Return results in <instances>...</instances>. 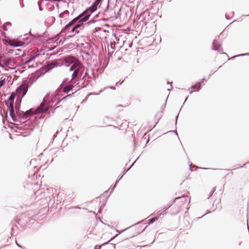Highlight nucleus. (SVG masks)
I'll use <instances>...</instances> for the list:
<instances>
[{
	"instance_id": "f257e3e1",
	"label": "nucleus",
	"mask_w": 249,
	"mask_h": 249,
	"mask_svg": "<svg viewBox=\"0 0 249 249\" xmlns=\"http://www.w3.org/2000/svg\"><path fill=\"white\" fill-rule=\"evenodd\" d=\"M96 9V6L94 5H92L88 8L66 24L61 30V34L67 31H69L70 27L75 23H76V24L81 27V30H82L84 29V23L86 22L89 19L91 14L93 13Z\"/></svg>"
},
{
	"instance_id": "f03ea898",
	"label": "nucleus",
	"mask_w": 249,
	"mask_h": 249,
	"mask_svg": "<svg viewBox=\"0 0 249 249\" xmlns=\"http://www.w3.org/2000/svg\"><path fill=\"white\" fill-rule=\"evenodd\" d=\"M33 82L34 81H32L31 79H24L23 80L21 84L16 89L17 95L18 96H21V98L19 101L18 102V100H17L15 107L16 113L18 116L21 113V110L20 109L21 99L25 95L28 88L31 86Z\"/></svg>"
},
{
	"instance_id": "7ed1b4c3",
	"label": "nucleus",
	"mask_w": 249,
	"mask_h": 249,
	"mask_svg": "<svg viewBox=\"0 0 249 249\" xmlns=\"http://www.w3.org/2000/svg\"><path fill=\"white\" fill-rule=\"evenodd\" d=\"M49 97L46 96L43 99L40 106L38 107L36 110V113H44L46 112L49 109L50 105L48 103Z\"/></svg>"
},
{
	"instance_id": "20e7f679",
	"label": "nucleus",
	"mask_w": 249,
	"mask_h": 249,
	"mask_svg": "<svg viewBox=\"0 0 249 249\" xmlns=\"http://www.w3.org/2000/svg\"><path fill=\"white\" fill-rule=\"evenodd\" d=\"M75 69H76L78 73H79L80 80H84V81H85L86 76H88V75L87 71H86L85 75L82 76L85 69L83 65L79 61H77V64H76L75 66H71L70 68V71H73Z\"/></svg>"
},
{
	"instance_id": "39448f33",
	"label": "nucleus",
	"mask_w": 249,
	"mask_h": 249,
	"mask_svg": "<svg viewBox=\"0 0 249 249\" xmlns=\"http://www.w3.org/2000/svg\"><path fill=\"white\" fill-rule=\"evenodd\" d=\"M77 61H79V60L75 57L69 55L65 57L60 64L61 66L65 65L66 67H69L70 65H71V66H75L77 64Z\"/></svg>"
},
{
	"instance_id": "423d86ee",
	"label": "nucleus",
	"mask_w": 249,
	"mask_h": 249,
	"mask_svg": "<svg viewBox=\"0 0 249 249\" xmlns=\"http://www.w3.org/2000/svg\"><path fill=\"white\" fill-rule=\"evenodd\" d=\"M16 97V94L13 92L11 94L8 99L4 101L6 106L9 109L14 108V104Z\"/></svg>"
},
{
	"instance_id": "0eeeda50",
	"label": "nucleus",
	"mask_w": 249,
	"mask_h": 249,
	"mask_svg": "<svg viewBox=\"0 0 249 249\" xmlns=\"http://www.w3.org/2000/svg\"><path fill=\"white\" fill-rule=\"evenodd\" d=\"M66 82V80H64L62 84L59 86V87L57 89V91L60 92L62 89L63 92L66 93L69 92L71 91L72 89L74 87V86H72V85H68L65 87H64L62 89L63 85Z\"/></svg>"
},
{
	"instance_id": "6e6552de",
	"label": "nucleus",
	"mask_w": 249,
	"mask_h": 249,
	"mask_svg": "<svg viewBox=\"0 0 249 249\" xmlns=\"http://www.w3.org/2000/svg\"><path fill=\"white\" fill-rule=\"evenodd\" d=\"M18 116L20 120H25L33 114V111L32 109H30L25 112L21 111V113Z\"/></svg>"
},
{
	"instance_id": "1a4fd4ad",
	"label": "nucleus",
	"mask_w": 249,
	"mask_h": 249,
	"mask_svg": "<svg viewBox=\"0 0 249 249\" xmlns=\"http://www.w3.org/2000/svg\"><path fill=\"white\" fill-rule=\"evenodd\" d=\"M213 50L215 51H217L221 53H223V49L222 48H221V44L219 43H218L217 41V39H215L213 43ZM225 54H226L225 53Z\"/></svg>"
},
{
	"instance_id": "9d476101",
	"label": "nucleus",
	"mask_w": 249,
	"mask_h": 249,
	"mask_svg": "<svg viewBox=\"0 0 249 249\" xmlns=\"http://www.w3.org/2000/svg\"><path fill=\"white\" fill-rule=\"evenodd\" d=\"M71 27H72V28L69 32L73 34L72 35L69 36V37L73 36L75 34H78L80 32L79 30H78V29H81V27L77 25L76 23H74V24H73Z\"/></svg>"
},
{
	"instance_id": "9b49d317",
	"label": "nucleus",
	"mask_w": 249,
	"mask_h": 249,
	"mask_svg": "<svg viewBox=\"0 0 249 249\" xmlns=\"http://www.w3.org/2000/svg\"><path fill=\"white\" fill-rule=\"evenodd\" d=\"M14 63V58L13 57H9V58H5L3 59V65L5 66H13Z\"/></svg>"
},
{
	"instance_id": "f8f14e48",
	"label": "nucleus",
	"mask_w": 249,
	"mask_h": 249,
	"mask_svg": "<svg viewBox=\"0 0 249 249\" xmlns=\"http://www.w3.org/2000/svg\"><path fill=\"white\" fill-rule=\"evenodd\" d=\"M7 43L12 47H18L22 46V43L20 41H15L13 40H10Z\"/></svg>"
},
{
	"instance_id": "ddd939ff",
	"label": "nucleus",
	"mask_w": 249,
	"mask_h": 249,
	"mask_svg": "<svg viewBox=\"0 0 249 249\" xmlns=\"http://www.w3.org/2000/svg\"><path fill=\"white\" fill-rule=\"evenodd\" d=\"M69 16V11L67 10H65L59 15V17L61 18L67 19Z\"/></svg>"
},
{
	"instance_id": "4468645a",
	"label": "nucleus",
	"mask_w": 249,
	"mask_h": 249,
	"mask_svg": "<svg viewBox=\"0 0 249 249\" xmlns=\"http://www.w3.org/2000/svg\"><path fill=\"white\" fill-rule=\"evenodd\" d=\"M9 109V114L11 116V118L12 119L13 121L14 122L18 121V118L17 116L16 115L14 112V108H11Z\"/></svg>"
},
{
	"instance_id": "2eb2a0df",
	"label": "nucleus",
	"mask_w": 249,
	"mask_h": 249,
	"mask_svg": "<svg viewBox=\"0 0 249 249\" xmlns=\"http://www.w3.org/2000/svg\"><path fill=\"white\" fill-rule=\"evenodd\" d=\"M58 66H61V64L60 62H58L57 61H52L48 65V67L51 69Z\"/></svg>"
},
{
	"instance_id": "dca6fc26",
	"label": "nucleus",
	"mask_w": 249,
	"mask_h": 249,
	"mask_svg": "<svg viewBox=\"0 0 249 249\" xmlns=\"http://www.w3.org/2000/svg\"><path fill=\"white\" fill-rule=\"evenodd\" d=\"M39 55V54H36L35 55H33L30 56V57L24 63V64H27L31 62L32 61L34 60L36 58L38 57Z\"/></svg>"
},
{
	"instance_id": "f3484780",
	"label": "nucleus",
	"mask_w": 249,
	"mask_h": 249,
	"mask_svg": "<svg viewBox=\"0 0 249 249\" xmlns=\"http://www.w3.org/2000/svg\"><path fill=\"white\" fill-rule=\"evenodd\" d=\"M73 71V72L72 74V77L70 80V82L72 81L74 77H78V78L80 79V74L79 73H78L77 69H75Z\"/></svg>"
},
{
	"instance_id": "a211bd4d",
	"label": "nucleus",
	"mask_w": 249,
	"mask_h": 249,
	"mask_svg": "<svg viewBox=\"0 0 249 249\" xmlns=\"http://www.w3.org/2000/svg\"><path fill=\"white\" fill-rule=\"evenodd\" d=\"M196 88H197L196 91H199L201 89V86L200 84V82H197L196 85H192L191 87V89H195Z\"/></svg>"
},
{
	"instance_id": "6ab92c4d",
	"label": "nucleus",
	"mask_w": 249,
	"mask_h": 249,
	"mask_svg": "<svg viewBox=\"0 0 249 249\" xmlns=\"http://www.w3.org/2000/svg\"><path fill=\"white\" fill-rule=\"evenodd\" d=\"M67 99H68V98H67V96H66L64 97H63L61 100H60L58 101L56 103V104L55 105V106H54L55 108H54V109H53V113H54V110H55L56 109H57V108H58V107H60V106H57L58 104H59V103H60V102H61V101H66Z\"/></svg>"
},
{
	"instance_id": "aec40b11",
	"label": "nucleus",
	"mask_w": 249,
	"mask_h": 249,
	"mask_svg": "<svg viewBox=\"0 0 249 249\" xmlns=\"http://www.w3.org/2000/svg\"><path fill=\"white\" fill-rule=\"evenodd\" d=\"M6 26H9L11 27L12 26V23L8 21V22H5L3 25L2 28H3V30H4L5 31H7V29L6 28Z\"/></svg>"
},
{
	"instance_id": "412c9836",
	"label": "nucleus",
	"mask_w": 249,
	"mask_h": 249,
	"mask_svg": "<svg viewBox=\"0 0 249 249\" xmlns=\"http://www.w3.org/2000/svg\"><path fill=\"white\" fill-rule=\"evenodd\" d=\"M6 82V78L5 77H1L0 78V88L2 87Z\"/></svg>"
},
{
	"instance_id": "4be33fe9",
	"label": "nucleus",
	"mask_w": 249,
	"mask_h": 249,
	"mask_svg": "<svg viewBox=\"0 0 249 249\" xmlns=\"http://www.w3.org/2000/svg\"><path fill=\"white\" fill-rule=\"evenodd\" d=\"M233 15H234L233 12H231L229 14L227 13L225 14V17L227 19H229L231 18L233 16Z\"/></svg>"
},
{
	"instance_id": "5701e85b",
	"label": "nucleus",
	"mask_w": 249,
	"mask_h": 249,
	"mask_svg": "<svg viewBox=\"0 0 249 249\" xmlns=\"http://www.w3.org/2000/svg\"><path fill=\"white\" fill-rule=\"evenodd\" d=\"M158 219V217H154V218L149 219L148 225H150V224L153 223L154 222L157 221Z\"/></svg>"
},
{
	"instance_id": "b1692460",
	"label": "nucleus",
	"mask_w": 249,
	"mask_h": 249,
	"mask_svg": "<svg viewBox=\"0 0 249 249\" xmlns=\"http://www.w3.org/2000/svg\"><path fill=\"white\" fill-rule=\"evenodd\" d=\"M129 169H128L127 170L125 171L124 173L123 174V175L117 180L115 183V184L113 187V189L115 187L116 185L117 184V183L119 182V181L123 178L124 175L129 170Z\"/></svg>"
},
{
	"instance_id": "393cba45",
	"label": "nucleus",
	"mask_w": 249,
	"mask_h": 249,
	"mask_svg": "<svg viewBox=\"0 0 249 249\" xmlns=\"http://www.w3.org/2000/svg\"><path fill=\"white\" fill-rule=\"evenodd\" d=\"M16 228H18V227H17V225H15V226H13L12 227H11V234L12 235H14V233H15V229Z\"/></svg>"
},
{
	"instance_id": "a878e982",
	"label": "nucleus",
	"mask_w": 249,
	"mask_h": 249,
	"mask_svg": "<svg viewBox=\"0 0 249 249\" xmlns=\"http://www.w3.org/2000/svg\"><path fill=\"white\" fill-rule=\"evenodd\" d=\"M4 58V56H0V67L2 68L4 67V66L1 63H3Z\"/></svg>"
},
{
	"instance_id": "bb28decb",
	"label": "nucleus",
	"mask_w": 249,
	"mask_h": 249,
	"mask_svg": "<svg viewBox=\"0 0 249 249\" xmlns=\"http://www.w3.org/2000/svg\"><path fill=\"white\" fill-rule=\"evenodd\" d=\"M164 212L163 211V212H160V211H159V212L156 213V214H157V216H161V215H163V214H164ZM156 215V213H153L151 214L150 215V216H151V215Z\"/></svg>"
},
{
	"instance_id": "cd10ccee",
	"label": "nucleus",
	"mask_w": 249,
	"mask_h": 249,
	"mask_svg": "<svg viewBox=\"0 0 249 249\" xmlns=\"http://www.w3.org/2000/svg\"><path fill=\"white\" fill-rule=\"evenodd\" d=\"M178 198H184V196H180V197H176L175 199L172 200L171 201H170V203L172 204H173L174 203H175V201L176 199H178Z\"/></svg>"
},
{
	"instance_id": "c85d7f7f",
	"label": "nucleus",
	"mask_w": 249,
	"mask_h": 249,
	"mask_svg": "<svg viewBox=\"0 0 249 249\" xmlns=\"http://www.w3.org/2000/svg\"><path fill=\"white\" fill-rule=\"evenodd\" d=\"M118 235V234H116L114 236L112 237V238H111L110 240L109 241H108V242L103 244L102 245H106L107 244H108L110 241H112V240H113L115 237H116Z\"/></svg>"
},
{
	"instance_id": "c756f323",
	"label": "nucleus",
	"mask_w": 249,
	"mask_h": 249,
	"mask_svg": "<svg viewBox=\"0 0 249 249\" xmlns=\"http://www.w3.org/2000/svg\"><path fill=\"white\" fill-rule=\"evenodd\" d=\"M183 196H184V198H183V199H182V198H179V199L181 200V201L182 203H185L187 202V200H186V197H185V195H183Z\"/></svg>"
},
{
	"instance_id": "7c9ffc66",
	"label": "nucleus",
	"mask_w": 249,
	"mask_h": 249,
	"mask_svg": "<svg viewBox=\"0 0 249 249\" xmlns=\"http://www.w3.org/2000/svg\"><path fill=\"white\" fill-rule=\"evenodd\" d=\"M21 51L19 49H18V50H15V55H18L19 54V53H18V52H21Z\"/></svg>"
},
{
	"instance_id": "2f4dec72",
	"label": "nucleus",
	"mask_w": 249,
	"mask_h": 249,
	"mask_svg": "<svg viewBox=\"0 0 249 249\" xmlns=\"http://www.w3.org/2000/svg\"><path fill=\"white\" fill-rule=\"evenodd\" d=\"M76 92V91H75L74 92H73L71 94H68L66 96L67 97V98H70V97H71L73 95H74L75 93Z\"/></svg>"
},
{
	"instance_id": "473e14b6",
	"label": "nucleus",
	"mask_w": 249,
	"mask_h": 249,
	"mask_svg": "<svg viewBox=\"0 0 249 249\" xmlns=\"http://www.w3.org/2000/svg\"><path fill=\"white\" fill-rule=\"evenodd\" d=\"M248 54H249V53H248L240 54H239V55H237L234 56V57H237V56H240L246 55H248ZM232 58H233V57Z\"/></svg>"
},
{
	"instance_id": "72a5a7b5",
	"label": "nucleus",
	"mask_w": 249,
	"mask_h": 249,
	"mask_svg": "<svg viewBox=\"0 0 249 249\" xmlns=\"http://www.w3.org/2000/svg\"><path fill=\"white\" fill-rule=\"evenodd\" d=\"M101 247H102V245H100V246L96 245L95 246L94 249H101Z\"/></svg>"
},
{
	"instance_id": "f704fd0d",
	"label": "nucleus",
	"mask_w": 249,
	"mask_h": 249,
	"mask_svg": "<svg viewBox=\"0 0 249 249\" xmlns=\"http://www.w3.org/2000/svg\"><path fill=\"white\" fill-rule=\"evenodd\" d=\"M94 21L93 20H90L89 21H88L87 24L88 25H89L90 24L94 23Z\"/></svg>"
},
{
	"instance_id": "c9c22d12",
	"label": "nucleus",
	"mask_w": 249,
	"mask_h": 249,
	"mask_svg": "<svg viewBox=\"0 0 249 249\" xmlns=\"http://www.w3.org/2000/svg\"><path fill=\"white\" fill-rule=\"evenodd\" d=\"M14 51L13 50H9L8 51V54H12L14 53Z\"/></svg>"
},
{
	"instance_id": "e433bc0d",
	"label": "nucleus",
	"mask_w": 249,
	"mask_h": 249,
	"mask_svg": "<svg viewBox=\"0 0 249 249\" xmlns=\"http://www.w3.org/2000/svg\"><path fill=\"white\" fill-rule=\"evenodd\" d=\"M124 80H123V81H122V82H121L120 83L117 82V83L116 84V85H115V86H118V85H120L122 84H123V83L124 82Z\"/></svg>"
},
{
	"instance_id": "4c0bfd02",
	"label": "nucleus",
	"mask_w": 249,
	"mask_h": 249,
	"mask_svg": "<svg viewBox=\"0 0 249 249\" xmlns=\"http://www.w3.org/2000/svg\"><path fill=\"white\" fill-rule=\"evenodd\" d=\"M37 4L38 5V7H39V10L40 11H42L43 9H42V8L41 7V6H40V3H39V1H38L37 2Z\"/></svg>"
},
{
	"instance_id": "58836bf2",
	"label": "nucleus",
	"mask_w": 249,
	"mask_h": 249,
	"mask_svg": "<svg viewBox=\"0 0 249 249\" xmlns=\"http://www.w3.org/2000/svg\"><path fill=\"white\" fill-rule=\"evenodd\" d=\"M65 40V38H63V40L62 39H61L60 41H59V44L61 43L62 44L64 43V41Z\"/></svg>"
},
{
	"instance_id": "ea45409f",
	"label": "nucleus",
	"mask_w": 249,
	"mask_h": 249,
	"mask_svg": "<svg viewBox=\"0 0 249 249\" xmlns=\"http://www.w3.org/2000/svg\"><path fill=\"white\" fill-rule=\"evenodd\" d=\"M52 21L53 23L55 21V18L54 17H52L51 18Z\"/></svg>"
},
{
	"instance_id": "a19ab883",
	"label": "nucleus",
	"mask_w": 249,
	"mask_h": 249,
	"mask_svg": "<svg viewBox=\"0 0 249 249\" xmlns=\"http://www.w3.org/2000/svg\"><path fill=\"white\" fill-rule=\"evenodd\" d=\"M170 207V205L168 206V207H166L163 209V211L165 212L166 210H167Z\"/></svg>"
},
{
	"instance_id": "79ce46f5",
	"label": "nucleus",
	"mask_w": 249,
	"mask_h": 249,
	"mask_svg": "<svg viewBox=\"0 0 249 249\" xmlns=\"http://www.w3.org/2000/svg\"><path fill=\"white\" fill-rule=\"evenodd\" d=\"M178 115H179V113H178V114L176 117V124H177V120H178Z\"/></svg>"
},
{
	"instance_id": "37998d69",
	"label": "nucleus",
	"mask_w": 249,
	"mask_h": 249,
	"mask_svg": "<svg viewBox=\"0 0 249 249\" xmlns=\"http://www.w3.org/2000/svg\"><path fill=\"white\" fill-rule=\"evenodd\" d=\"M19 3H20V5L21 7L23 8L24 6V3L23 2L21 3L20 1H19Z\"/></svg>"
},
{
	"instance_id": "c03bdc74",
	"label": "nucleus",
	"mask_w": 249,
	"mask_h": 249,
	"mask_svg": "<svg viewBox=\"0 0 249 249\" xmlns=\"http://www.w3.org/2000/svg\"><path fill=\"white\" fill-rule=\"evenodd\" d=\"M55 1H63L64 2H66V0H55Z\"/></svg>"
},
{
	"instance_id": "a18cd8bd",
	"label": "nucleus",
	"mask_w": 249,
	"mask_h": 249,
	"mask_svg": "<svg viewBox=\"0 0 249 249\" xmlns=\"http://www.w3.org/2000/svg\"><path fill=\"white\" fill-rule=\"evenodd\" d=\"M16 244L17 245V246L20 248H22L21 246H20V245H19V244L18 243L17 241H16Z\"/></svg>"
},
{
	"instance_id": "49530a36",
	"label": "nucleus",
	"mask_w": 249,
	"mask_h": 249,
	"mask_svg": "<svg viewBox=\"0 0 249 249\" xmlns=\"http://www.w3.org/2000/svg\"><path fill=\"white\" fill-rule=\"evenodd\" d=\"M79 83H80V82H78L76 84H75V83H73V84H71V85H72V86H74V87H75L76 85H78Z\"/></svg>"
},
{
	"instance_id": "de8ad7c7",
	"label": "nucleus",
	"mask_w": 249,
	"mask_h": 249,
	"mask_svg": "<svg viewBox=\"0 0 249 249\" xmlns=\"http://www.w3.org/2000/svg\"><path fill=\"white\" fill-rule=\"evenodd\" d=\"M215 190H216L215 187L213 188V191H212V194H213V192L215 191Z\"/></svg>"
},
{
	"instance_id": "09e8293b",
	"label": "nucleus",
	"mask_w": 249,
	"mask_h": 249,
	"mask_svg": "<svg viewBox=\"0 0 249 249\" xmlns=\"http://www.w3.org/2000/svg\"><path fill=\"white\" fill-rule=\"evenodd\" d=\"M188 90H189V93H190V94H192V93L193 92V91H194L193 90H190L189 89Z\"/></svg>"
},
{
	"instance_id": "8fccbe9b",
	"label": "nucleus",
	"mask_w": 249,
	"mask_h": 249,
	"mask_svg": "<svg viewBox=\"0 0 249 249\" xmlns=\"http://www.w3.org/2000/svg\"><path fill=\"white\" fill-rule=\"evenodd\" d=\"M142 222V221H139V222L135 224L134 225L139 224L141 223Z\"/></svg>"
},
{
	"instance_id": "3c124183",
	"label": "nucleus",
	"mask_w": 249,
	"mask_h": 249,
	"mask_svg": "<svg viewBox=\"0 0 249 249\" xmlns=\"http://www.w3.org/2000/svg\"><path fill=\"white\" fill-rule=\"evenodd\" d=\"M204 80H205V79H204V78H203V79L201 80V82H200V83H203V82H204Z\"/></svg>"
},
{
	"instance_id": "603ef678",
	"label": "nucleus",
	"mask_w": 249,
	"mask_h": 249,
	"mask_svg": "<svg viewBox=\"0 0 249 249\" xmlns=\"http://www.w3.org/2000/svg\"><path fill=\"white\" fill-rule=\"evenodd\" d=\"M87 101V98H85L84 100H83V101L82 102V103L86 102Z\"/></svg>"
},
{
	"instance_id": "864d4df0",
	"label": "nucleus",
	"mask_w": 249,
	"mask_h": 249,
	"mask_svg": "<svg viewBox=\"0 0 249 249\" xmlns=\"http://www.w3.org/2000/svg\"><path fill=\"white\" fill-rule=\"evenodd\" d=\"M214 72L212 71L210 74L209 75V76H210L212 74H213Z\"/></svg>"
},
{
	"instance_id": "5fc2aeb1",
	"label": "nucleus",
	"mask_w": 249,
	"mask_h": 249,
	"mask_svg": "<svg viewBox=\"0 0 249 249\" xmlns=\"http://www.w3.org/2000/svg\"><path fill=\"white\" fill-rule=\"evenodd\" d=\"M108 5H107V7L106 9L105 10V12H107V9H108Z\"/></svg>"
},
{
	"instance_id": "6e6d98bb",
	"label": "nucleus",
	"mask_w": 249,
	"mask_h": 249,
	"mask_svg": "<svg viewBox=\"0 0 249 249\" xmlns=\"http://www.w3.org/2000/svg\"><path fill=\"white\" fill-rule=\"evenodd\" d=\"M20 222V220H19V221H18L17 222L18 223V224L19 225H21V224L19 223Z\"/></svg>"
},
{
	"instance_id": "4d7b16f0",
	"label": "nucleus",
	"mask_w": 249,
	"mask_h": 249,
	"mask_svg": "<svg viewBox=\"0 0 249 249\" xmlns=\"http://www.w3.org/2000/svg\"><path fill=\"white\" fill-rule=\"evenodd\" d=\"M44 117V116H42V115L41 114V116H40V118H43Z\"/></svg>"
},
{
	"instance_id": "13d9d810",
	"label": "nucleus",
	"mask_w": 249,
	"mask_h": 249,
	"mask_svg": "<svg viewBox=\"0 0 249 249\" xmlns=\"http://www.w3.org/2000/svg\"><path fill=\"white\" fill-rule=\"evenodd\" d=\"M191 166H192V164H191L190 165V170L192 171Z\"/></svg>"
},
{
	"instance_id": "bf43d9fd",
	"label": "nucleus",
	"mask_w": 249,
	"mask_h": 249,
	"mask_svg": "<svg viewBox=\"0 0 249 249\" xmlns=\"http://www.w3.org/2000/svg\"><path fill=\"white\" fill-rule=\"evenodd\" d=\"M187 98H186V99L185 100L184 103H183V104H184L185 102L187 101Z\"/></svg>"
},
{
	"instance_id": "052dcab7",
	"label": "nucleus",
	"mask_w": 249,
	"mask_h": 249,
	"mask_svg": "<svg viewBox=\"0 0 249 249\" xmlns=\"http://www.w3.org/2000/svg\"><path fill=\"white\" fill-rule=\"evenodd\" d=\"M124 230H122V231L119 232V233H121V232H123Z\"/></svg>"
},
{
	"instance_id": "680f3d73",
	"label": "nucleus",
	"mask_w": 249,
	"mask_h": 249,
	"mask_svg": "<svg viewBox=\"0 0 249 249\" xmlns=\"http://www.w3.org/2000/svg\"><path fill=\"white\" fill-rule=\"evenodd\" d=\"M101 211H102L101 210H99V211H98V212L100 213H101Z\"/></svg>"
},
{
	"instance_id": "e2e57ef3",
	"label": "nucleus",
	"mask_w": 249,
	"mask_h": 249,
	"mask_svg": "<svg viewBox=\"0 0 249 249\" xmlns=\"http://www.w3.org/2000/svg\"><path fill=\"white\" fill-rule=\"evenodd\" d=\"M169 205H170V206L172 205V204H171L170 202V203L169 204V205H168V206H169Z\"/></svg>"
},
{
	"instance_id": "0e129e2a",
	"label": "nucleus",
	"mask_w": 249,
	"mask_h": 249,
	"mask_svg": "<svg viewBox=\"0 0 249 249\" xmlns=\"http://www.w3.org/2000/svg\"><path fill=\"white\" fill-rule=\"evenodd\" d=\"M62 21H63V20H61V22H60L61 24H62Z\"/></svg>"
},
{
	"instance_id": "69168bd1",
	"label": "nucleus",
	"mask_w": 249,
	"mask_h": 249,
	"mask_svg": "<svg viewBox=\"0 0 249 249\" xmlns=\"http://www.w3.org/2000/svg\"><path fill=\"white\" fill-rule=\"evenodd\" d=\"M136 162V161H134V162L132 164V165H131V166L133 165V164Z\"/></svg>"
},
{
	"instance_id": "338daca9",
	"label": "nucleus",
	"mask_w": 249,
	"mask_h": 249,
	"mask_svg": "<svg viewBox=\"0 0 249 249\" xmlns=\"http://www.w3.org/2000/svg\"><path fill=\"white\" fill-rule=\"evenodd\" d=\"M205 214H203V216H201V217H203V216H205Z\"/></svg>"
},
{
	"instance_id": "774afa93",
	"label": "nucleus",
	"mask_w": 249,
	"mask_h": 249,
	"mask_svg": "<svg viewBox=\"0 0 249 249\" xmlns=\"http://www.w3.org/2000/svg\"><path fill=\"white\" fill-rule=\"evenodd\" d=\"M176 134L178 135V133L176 132Z\"/></svg>"
}]
</instances>
